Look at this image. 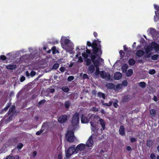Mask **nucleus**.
Masks as SVG:
<instances>
[{"label": "nucleus", "instance_id": "f257e3e1", "mask_svg": "<svg viewBox=\"0 0 159 159\" xmlns=\"http://www.w3.org/2000/svg\"><path fill=\"white\" fill-rule=\"evenodd\" d=\"M101 41L98 39L93 40L92 43L88 41L87 42V45L89 47H91L93 48V52L92 53L96 54V53L101 50V46L100 43Z\"/></svg>", "mask_w": 159, "mask_h": 159}, {"label": "nucleus", "instance_id": "f03ea898", "mask_svg": "<svg viewBox=\"0 0 159 159\" xmlns=\"http://www.w3.org/2000/svg\"><path fill=\"white\" fill-rule=\"evenodd\" d=\"M102 51H100L98 53L96 54L92 53L91 55V58L92 62L93 63L94 65V66L95 67H99L100 61L99 60H96L95 59L96 58H100L101 55L102 54Z\"/></svg>", "mask_w": 159, "mask_h": 159}, {"label": "nucleus", "instance_id": "7ed1b4c3", "mask_svg": "<svg viewBox=\"0 0 159 159\" xmlns=\"http://www.w3.org/2000/svg\"><path fill=\"white\" fill-rule=\"evenodd\" d=\"M96 70L95 73L96 75H98L100 74V77L103 79H106L107 80H109L111 78V76L108 73H106L104 71L99 70V67H95Z\"/></svg>", "mask_w": 159, "mask_h": 159}, {"label": "nucleus", "instance_id": "20e7f679", "mask_svg": "<svg viewBox=\"0 0 159 159\" xmlns=\"http://www.w3.org/2000/svg\"><path fill=\"white\" fill-rule=\"evenodd\" d=\"M152 46H147L146 49V53H148L152 51V48H153L155 51H159V45L156 43L153 42L152 43Z\"/></svg>", "mask_w": 159, "mask_h": 159}, {"label": "nucleus", "instance_id": "39448f33", "mask_svg": "<svg viewBox=\"0 0 159 159\" xmlns=\"http://www.w3.org/2000/svg\"><path fill=\"white\" fill-rule=\"evenodd\" d=\"M96 116H93L91 115L90 116L88 119L85 116L84 114H82L81 116V121L82 123H88L89 121L92 120L93 119L95 118Z\"/></svg>", "mask_w": 159, "mask_h": 159}, {"label": "nucleus", "instance_id": "423d86ee", "mask_svg": "<svg viewBox=\"0 0 159 159\" xmlns=\"http://www.w3.org/2000/svg\"><path fill=\"white\" fill-rule=\"evenodd\" d=\"M79 114L78 113H75L73 115L71 120V123L73 125H76L79 122Z\"/></svg>", "mask_w": 159, "mask_h": 159}, {"label": "nucleus", "instance_id": "0eeeda50", "mask_svg": "<svg viewBox=\"0 0 159 159\" xmlns=\"http://www.w3.org/2000/svg\"><path fill=\"white\" fill-rule=\"evenodd\" d=\"M75 150L73 147H70L68 148L66 152V157L68 158H69Z\"/></svg>", "mask_w": 159, "mask_h": 159}, {"label": "nucleus", "instance_id": "6e6552de", "mask_svg": "<svg viewBox=\"0 0 159 159\" xmlns=\"http://www.w3.org/2000/svg\"><path fill=\"white\" fill-rule=\"evenodd\" d=\"M68 117L66 115H63L60 116L58 118L57 120L58 122L61 124L65 123L67 120Z\"/></svg>", "mask_w": 159, "mask_h": 159}, {"label": "nucleus", "instance_id": "1a4fd4ad", "mask_svg": "<svg viewBox=\"0 0 159 159\" xmlns=\"http://www.w3.org/2000/svg\"><path fill=\"white\" fill-rule=\"evenodd\" d=\"M70 40L67 38H65L64 39L61 41V44L62 48L63 49L66 48L69 42H70Z\"/></svg>", "mask_w": 159, "mask_h": 159}, {"label": "nucleus", "instance_id": "9d476101", "mask_svg": "<svg viewBox=\"0 0 159 159\" xmlns=\"http://www.w3.org/2000/svg\"><path fill=\"white\" fill-rule=\"evenodd\" d=\"M85 146V144L83 143L79 144L76 147L75 150L77 151H82L84 149Z\"/></svg>", "mask_w": 159, "mask_h": 159}, {"label": "nucleus", "instance_id": "9b49d317", "mask_svg": "<svg viewBox=\"0 0 159 159\" xmlns=\"http://www.w3.org/2000/svg\"><path fill=\"white\" fill-rule=\"evenodd\" d=\"M93 141L92 137V136H90L88 141L86 143V145L88 147H91L92 146L93 144Z\"/></svg>", "mask_w": 159, "mask_h": 159}, {"label": "nucleus", "instance_id": "f8f14e48", "mask_svg": "<svg viewBox=\"0 0 159 159\" xmlns=\"http://www.w3.org/2000/svg\"><path fill=\"white\" fill-rule=\"evenodd\" d=\"M119 134L121 136H124L125 135V128L123 125H120L119 129Z\"/></svg>", "mask_w": 159, "mask_h": 159}, {"label": "nucleus", "instance_id": "ddd939ff", "mask_svg": "<svg viewBox=\"0 0 159 159\" xmlns=\"http://www.w3.org/2000/svg\"><path fill=\"white\" fill-rule=\"evenodd\" d=\"M99 121L100 122V125L102 127V129L104 130L106 128V122L102 118H100L99 120Z\"/></svg>", "mask_w": 159, "mask_h": 159}, {"label": "nucleus", "instance_id": "4468645a", "mask_svg": "<svg viewBox=\"0 0 159 159\" xmlns=\"http://www.w3.org/2000/svg\"><path fill=\"white\" fill-rule=\"evenodd\" d=\"M73 43L70 40V42H69L67 46H66V48L64 49L66 50H71L73 49Z\"/></svg>", "mask_w": 159, "mask_h": 159}, {"label": "nucleus", "instance_id": "2eb2a0df", "mask_svg": "<svg viewBox=\"0 0 159 159\" xmlns=\"http://www.w3.org/2000/svg\"><path fill=\"white\" fill-rule=\"evenodd\" d=\"M122 77V74L119 72L115 73L114 75V78L115 80H119Z\"/></svg>", "mask_w": 159, "mask_h": 159}, {"label": "nucleus", "instance_id": "dca6fc26", "mask_svg": "<svg viewBox=\"0 0 159 159\" xmlns=\"http://www.w3.org/2000/svg\"><path fill=\"white\" fill-rule=\"evenodd\" d=\"M95 68L94 66L92 65H90L89 67L88 71L89 74H91L95 71Z\"/></svg>", "mask_w": 159, "mask_h": 159}, {"label": "nucleus", "instance_id": "f3484780", "mask_svg": "<svg viewBox=\"0 0 159 159\" xmlns=\"http://www.w3.org/2000/svg\"><path fill=\"white\" fill-rule=\"evenodd\" d=\"M144 54V51L141 49L138 50L136 52V56L139 57H141Z\"/></svg>", "mask_w": 159, "mask_h": 159}, {"label": "nucleus", "instance_id": "a211bd4d", "mask_svg": "<svg viewBox=\"0 0 159 159\" xmlns=\"http://www.w3.org/2000/svg\"><path fill=\"white\" fill-rule=\"evenodd\" d=\"M16 68V66L15 65L9 64L6 66V68L9 70H12L15 69Z\"/></svg>", "mask_w": 159, "mask_h": 159}, {"label": "nucleus", "instance_id": "6ab92c4d", "mask_svg": "<svg viewBox=\"0 0 159 159\" xmlns=\"http://www.w3.org/2000/svg\"><path fill=\"white\" fill-rule=\"evenodd\" d=\"M71 105V103L69 101H66L64 102V106L65 109L68 110Z\"/></svg>", "mask_w": 159, "mask_h": 159}, {"label": "nucleus", "instance_id": "aec40b11", "mask_svg": "<svg viewBox=\"0 0 159 159\" xmlns=\"http://www.w3.org/2000/svg\"><path fill=\"white\" fill-rule=\"evenodd\" d=\"M106 87L108 89H112L114 88V85L111 83H108L106 84Z\"/></svg>", "mask_w": 159, "mask_h": 159}, {"label": "nucleus", "instance_id": "412c9836", "mask_svg": "<svg viewBox=\"0 0 159 159\" xmlns=\"http://www.w3.org/2000/svg\"><path fill=\"white\" fill-rule=\"evenodd\" d=\"M133 74V70L132 69H129L126 73V75L127 77L131 76Z\"/></svg>", "mask_w": 159, "mask_h": 159}, {"label": "nucleus", "instance_id": "4be33fe9", "mask_svg": "<svg viewBox=\"0 0 159 159\" xmlns=\"http://www.w3.org/2000/svg\"><path fill=\"white\" fill-rule=\"evenodd\" d=\"M128 66V65L126 64H124L122 67V70L123 72H125L127 71Z\"/></svg>", "mask_w": 159, "mask_h": 159}, {"label": "nucleus", "instance_id": "5701e85b", "mask_svg": "<svg viewBox=\"0 0 159 159\" xmlns=\"http://www.w3.org/2000/svg\"><path fill=\"white\" fill-rule=\"evenodd\" d=\"M129 65L130 66L134 65L135 63V61L133 58H130L128 61Z\"/></svg>", "mask_w": 159, "mask_h": 159}, {"label": "nucleus", "instance_id": "b1692460", "mask_svg": "<svg viewBox=\"0 0 159 159\" xmlns=\"http://www.w3.org/2000/svg\"><path fill=\"white\" fill-rule=\"evenodd\" d=\"M67 141L70 142H73L74 141V137L70 136H67Z\"/></svg>", "mask_w": 159, "mask_h": 159}, {"label": "nucleus", "instance_id": "393cba45", "mask_svg": "<svg viewBox=\"0 0 159 159\" xmlns=\"http://www.w3.org/2000/svg\"><path fill=\"white\" fill-rule=\"evenodd\" d=\"M98 96L99 97H101L103 99H105V94L101 92H99L98 93Z\"/></svg>", "mask_w": 159, "mask_h": 159}, {"label": "nucleus", "instance_id": "a878e982", "mask_svg": "<svg viewBox=\"0 0 159 159\" xmlns=\"http://www.w3.org/2000/svg\"><path fill=\"white\" fill-rule=\"evenodd\" d=\"M153 142L151 140H148L147 141L146 145L148 147H150L152 144Z\"/></svg>", "mask_w": 159, "mask_h": 159}, {"label": "nucleus", "instance_id": "bb28decb", "mask_svg": "<svg viewBox=\"0 0 159 159\" xmlns=\"http://www.w3.org/2000/svg\"><path fill=\"white\" fill-rule=\"evenodd\" d=\"M15 107V106L14 105L12 106L10 108L9 111L8 112V115H10L14 111Z\"/></svg>", "mask_w": 159, "mask_h": 159}, {"label": "nucleus", "instance_id": "cd10ccee", "mask_svg": "<svg viewBox=\"0 0 159 159\" xmlns=\"http://www.w3.org/2000/svg\"><path fill=\"white\" fill-rule=\"evenodd\" d=\"M139 85L142 88H144L146 86V83L144 82H141L139 83Z\"/></svg>", "mask_w": 159, "mask_h": 159}, {"label": "nucleus", "instance_id": "c85d7f7f", "mask_svg": "<svg viewBox=\"0 0 159 159\" xmlns=\"http://www.w3.org/2000/svg\"><path fill=\"white\" fill-rule=\"evenodd\" d=\"M62 90L64 92L67 93L69 91V89L67 86H63L62 88Z\"/></svg>", "mask_w": 159, "mask_h": 159}, {"label": "nucleus", "instance_id": "c756f323", "mask_svg": "<svg viewBox=\"0 0 159 159\" xmlns=\"http://www.w3.org/2000/svg\"><path fill=\"white\" fill-rule=\"evenodd\" d=\"M123 48L124 50L126 52H131V49L130 48H127L126 47V45L123 46Z\"/></svg>", "mask_w": 159, "mask_h": 159}, {"label": "nucleus", "instance_id": "7c9ffc66", "mask_svg": "<svg viewBox=\"0 0 159 159\" xmlns=\"http://www.w3.org/2000/svg\"><path fill=\"white\" fill-rule=\"evenodd\" d=\"M59 64L57 63H55L52 67V69L55 70H57L59 67Z\"/></svg>", "mask_w": 159, "mask_h": 159}, {"label": "nucleus", "instance_id": "2f4dec72", "mask_svg": "<svg viewBox=\"0 0 159 159\" xmlns=\"http://www.w3.org/2000/svg\"><path fill=\"white\" fill-rule=\"evenodd\" d=\"M85 61L86 62V65L87 66L90 65L91 63V60L89 58H87L85 59Z\"/></svg>", "mask_w": 159, "mask_h": 159}, {"label": "nucleus", "instance_id": "473e14b6", "mask_svg": "<svg viewBox=\"0 0 159 159\" xmlns=\"http://www.w3.org/2000/svg\"><path fill=\"white\" fill-rule=\"evenodd\" d=\"M129 100V95H126L124 97L123 99V101L124 102H127Z\"/></svg>", "mask_w": 159, "mask_h": 159}, {"label": "nucleus", "instance_id": "72a5a7b5", "mask_svg": "<svg viewBox=\"0 0 159 159\" xmlns=\"http://www.w3.org/2000/svg\"><path fill=\"white\" fill-rule=\"evenodd\" d=\"M159 57V55L157 54L153 55L151 57V59L153 60H157Z\"/></svg>", "mask_w": 159, "mask_h": 159}, {"label": "nucleus", "instance_id": "f704fd0d", "mask_svg": "<svg viewBox=\"0 0 159 159\" xmlns=\"http://www.w3.org/2000/svg\"><path fill=\"white\" fill-rule=\"evenodd\" d=\"M46 102V100L45 99H43L40 101L37 104V106L38 107H39L40 105L42 104H43Z\"/></svg>", "mask_w": 159, "mask_h": 159}, {"label": "nucleus", "instance_id": "c9c22d12", "mask_svg": "<svg viewBox=\"0 0 159 159\" xmlns=\"http://www.w3.org/2000/svg\"><path fill=\"white\" fill-rule=\"evenodd\" d=\"M23 147V144L21 143H19L17 146V148L18 150L20 149Z\"/></svg>", "mask_w": 159, "mask_h": 159}, {"label": "nucleus", "instance_id": "e433bc0d", "mask_svg": "<svg viewBox=\"0 0 159 159\" xmlns=\"http://www.w3.org/2000/svg\"><path fill=\"white\" fill-rule=\"evenodd\" d=\"M74 79V77L73 76H70L68 77L67 80L69 81H71Z\"/></svg>", "mask_w": 159, "mask_h": 159}, {"label": "nucleus", "instance_id": "4c0bfd02", "mask_svg": "<svg viewBox=\"0 0 159 159\" xmlns=\"http://www.w3.org/2000/svg\"><path fill=\"white\" fill-rule=\"evenodd\" d=\"M155 13L156 15L154 16L155 20V18L156 17H159V9L155 11Z\"/></svg>", "mask_w": 159, "mask_h": 159}, {"label": "nucleus", "instance_id": "58836bf2", "mask_svg": "<svg viewBox=\"0 0 159 159\" xmlns=\"http://www.w3.org/2000/svg\"><path fill=\"white\" fill-rule=\"evenodd\" d=\"M155 73L156 71L154 69L151 70L149 71V73L150 75H153L155 74Z\"/></svg>", "mask_w": 159, "mask_h": 159}, {"label": "nucleus", "instance_id": "ea45409f", "mask_svg": "<svg viewBox=\"0 0 159 159\" xmlns=\"http://www.w3.org/2000/svg\"><path fill=\"white\" fill-rule=\"evenodd\" d=\"M67 136H70L74 137V133L72 131H69L68 132V134Z\"/></svg>", "mask_w": 159, "mask_h": 159}, {"label": "nucleus", "instance_id": "a19ab883", "mask_svg": "<svg viewBox=\"0 0 159 159\" xmlns=\"http://www.w3.org/2000/svg\"><path fill=\"white\" fill-rule=\"evenodd\" d=\"M52 53L53 54H55L56 53V47L53 46L52 48Z\"/></svg>", "mask_w": 159, "mask_h": 159}, {"label": "nucleus", "instance_id": "79ce46f5", "mask_svg": "<svg viewBox=\"0 0 159 159\" xmlns=\"http://www.w3.org/2000/svg\"><path fill=\"white\" fill-rule=\"evenodd\" d=\"M82 56L85 59L88 58V55L87 53H82Z\"/></svg>", "mask_w": 159, "mask_h": 159}, {"label": "nucleus", "instance_id": "37998d69", "mask_svg": "<svg viewBox=\"0 0 159 159\" xmlns=\"http://www.w3.org/2000/svg\"><path fill=\"white\" fill-rule=\"evenodd\" d=\"M43 132V130L40 129V130L36 132V134L37 135H39L42 133Z\"/></svg>", "mask_w": 159, "mask_h": 159}, {"label": "nucleus", "instance_id": "c03bdc74", "mask_svg": "<svg viewBox=\"0 0 159 159\" xmlns=\"http://www.w3.org/2000/svg\"><path fill=\"white\" fill-rule=\"evenodd\" d=\"M128 82L126 80L123 81L122 82V85L126 86L127 85Z\"/></svg>", "mask_w": 159, "mask_h": 159}, {"label": "nucleus", "instance_id": "a18cd8bd", "mask_svg": "<svg viewBox=\"0 0 159 159\" xmlns=\"http://www.w3.org/2000/svg\"><path fill=\"white\" fill-rule=\"evenodd\" d=\"M59 70L61 72H63L65 70L66 68L63 66H61Z\"/></svg>", "mask_w": 159, "mask_h": 159}, {"label": "nucleus", "instance_id": "49530a36", "mask_svg": "<svg viewBox=\"0 0 159 159\" xmlns=\"http://www.w3.org/2000/svg\"><path fill=\"white\" fill-rule=\"evenodd\" d=\"M150 114L151 115H154L156 113L155 110L154 109H152L150 111Z\"/></svg>", "mask_w": 159, "mask_h": 159}, {"label": "nucleus", "instance_id": "de8ad7c7", "mask_svg": "<svg viewBox=\"0 0 159 159\" xmlns=\"http://www.w3.org/2000/svg\"><path fill=\"white\" fill-rule=\"evenodd\" d=\"M86 53L90 55H91V54L92 53H91V51L90 50H89L88 49L87 47H86Z\"/></svg>", "mask_w": 159, "mask_h": 159}, {"label": "nucleus", "instance_id": "09e8293b", "mask_svg": "<svg viewBox=\"0 0 159 159\" xmlns=\"http://www.w3.org/2000/svg\"><path fill=\"white\" fill-rule=\"evenodd\" d=\"M6 57L4 55H1L0 56V59L4 61L6 59Z\"/></svg>", "mask_w": 159, "mask_h": 159}, {"label": "nucleus", "instance_id": "8fccbe9b", "mask_svg": "<svg viewBox=\"0 0 159 159\" xmlns=\"http://www.w3.org/2000/svg\"><path fill=\"white\" fill-rule=\"evenodd\" d=\"M92 110L95 112H97L98 111V108L95 107H93L92 108Z\"/></svg>", "mask_w": 159, "mask_h": 159}, {"label": "nucleus", "instance_id": "3c124183", "mask_svg": "<svg viewBox=\"0 0 159 159\" xmlns=\"http://www.w3.org/2000/svg\"><path fill=\"white\" fill-rule=\"evenodd\" d=\"M119 53L120 54V56L121 57H123V56L125 54V52L122 50H120V51H119Z\"/></svg>", "mask_w": 159, "mask_h": 159}, {"label": "nucleus", "instance_id": "603ef678", "mask_svg": "<svg viewBox=\"0 0 159 159\" xmlns=\"http://www.w3.org/2000/svg\"><path fill=\"white\" fill-rule=\"evenodd\" d=\"M150 157L151 159H155L156 158V155L153 153L151 154Z\"/></svg>", "mask_w": 159, "mask_h": 159}, {"label": "nucleus", "instance_id": "864d4df0", "mask_svg": "<svg viewBox=\"0 0 159 159\" xmlns=\"http://www.w3.org/2000/svg\"><path fill=\"white\" fill-rule=\"evenodd\" d=\"M36 72L33 71H32L30 73V75L31 77H34L35 75Z\"/></svg>", "mask_w": 159, "mask_h": 159}, {"label": "nucleus", "instance_id": "5fc2aeb1", "mask_svg": "<svg viewBox=\"0 0 159 159\" xmlns=\"http://www.w3.org/2000/svg\"><path fill=\"white\" fill-rule=\"evenodd\" d=\"M90 120V123L91 125L93 127H95V122L91 120Z\"/></svg>", "mask_w": 159, "mask_h": 159}, {"label": "nucleus", "instance_id": "6e6d98bb", "mask_svg": "<svg viewBox=\"0 0 159 159\" xmlns=\"http://www.w3.org/2000/svg\"><path fill=\"white\" fill-rule=\"evenodd\" d=\"M83 78L84 79H89L88 76L87 74L85 73H84L83 74Z\"/></svg>", "mask_w": 159, "mask_h": 159}, {"label": "nucleus", "instance_id": "4d7b16f0", "mask_svg": "<svg viewBox=\"0 0 159 159\" xmlns=\"http://www.w3.org/2000/svg\"><path fill=\"white\" fill-rule=\"evenodd\" d=\"M130 141L132 143H133L134 142H137V139L136 138H131L130 139Z\"/></svg>", "mask_w": 159, "mask_h": 159}, {"label": "nucleus", "instance_id": "13d9d810", "mask_svg": "<svg viewBox=\"0 0 159 159\" xmlns=\"http://www.w3.org/2000/svg\"><path fill=\"white\" fill-rule=\"evenodd\" d=\"M10 104H8V105L3 109V110L5 111H6L10 107Z\"/></svg>", "mask_w": 159, "mask_h": 159}, {"label": "nucleus", "instance_id": "bf43d9fd", "mask_svg": "<svg viewBox=\"0 0 159 159\" xmlns=\"http://www.w3.org/2000/svg\"><path fill=\"white\" fill-rule=\"evenodd\" d=\"M25 79V78L24 76H21L20 79V80L21 82H23Z\"/></svg>", "mask_w": 159, "mask_h": 159}, {"label": "nucleus", "instance_id": "052dcab7", "mask_svg": "<svg viewBox=\"0 0 159 159\" xmlns=\"http://www.w3.org/2000/svg\"><path fill=\"white\" fill-rule=\"evenodd\" d=\"M15 157L12 156H8L7 157L6 159H15Z\"/></svg>", "mask_w": 159, "mask_h": 159}, {"label": "nucleus", "instance_id": "680f3d73", "mask_svg": "<svg viewBox=\"0 0 159 159\" xmlns=\"http://www.w3.org/2000/svg\"><path fill=\"white\" fill-rule=\"evenodd\" d=\"M78 61L80 62H83V59L81 56H80L79 57Z\"/></svg>", "mask_w": 159, "mask_h": 159}, {"label": "nucleus", "instance_id": "e2e57ef3", "mask_svg": "<svg viewBox=\"0 0 159 159\" xmlns=\"http://www.w3.org/2000/svg\"><path fill=\"white\" fill-rule=\"evenodd\" d=\"M154 7L155 10H156L157 11L159 10V6L157 5L154 4Z\"/></svg>", "mask_w": 159, "mask_h": 159}, {"label": "nucleus", "instance_id": "0e129e2a", "mask_svg": "<svg viewBox=\"0 0 159 159\" xmlns=\"http://www.w3.org/2000/svg\"><path fill=\"white\" fill-rule=\"evenodd\" d=\"M58 159H62V154L61 153H59L58 155Z\"/></svg>", "mask_w": 159, "mask_h": 159}, {"label": "nucleus", "instance_id": "69168bd1", "mask_svg": "<svg viewBox=\"0 0 159 159\" xmlns=\"http://www.w3.org/2000/svg\"><path fill=\"white\" fill-rule=\"evenodd\" d=\"M49 90L51 93H53L55 91V89H49Z\"/></svg>", "mask_w": 159, "mask_h": 159}, {"label": "nucleus", "instance_id": "338daca9", "mask_svg": "<svg viewBox=\"0 0 159 159\" xmlns=\"http://www.w3.org/2000/svg\"><path fill=\"white\" fill-rule=\"evenodd\" d=\"M151 53H146V55L145 56V57H146L147 58H149L150 56H151Z\"/></svg>", "mask_w": 159, "mask_h": 159}, {"label": "nucleus", "instance_id": "774afa93", "mask_svg": "<svg viewBox=\"0 0 159 159\" xmlns=\"http://www.w3.org/2000/svg\"><path fill=\"white\" fill-rule=\"evenodd\" d=\"M113 105L114 106V107L115 108H117L118 106V104L117 103L115 102H114L113 103Z\"/></svg>", "mask_w": 159, "mask_h": 159}]
</instances>
